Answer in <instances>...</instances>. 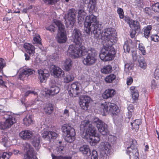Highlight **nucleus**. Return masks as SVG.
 I'll list each match as a JSON object with an SVG mask.
<instances>
[{
	"instance_id": "1",
	"label": "nucleus",
	"mask_w": 159,
	"mask_h": 159,
	"mask_svg": "<svg viewBox=\"0 0 159 159\" xmlns=\"http://www.w3.org/2000/svg\"><path fill=\"white\" fill-rule=\"evenodd\" d=\"M78 13V23L80 25L84 21L86 33L89 35L93 33L95 38L98 39L101 37L104 40L103 46L99 55L101 59L104 61L113 60L116 52L112 45L117 41L115 30L113 28H106L102 33V26L99 24L96 16L93 14L86 16L87 14L83 8L79 9Z\"/></svg>"
},
{
	"instance_id": "2",
	"label": "nucleus",
	"mask_w": 159,
	"mask_h": 159,
	"mask_svg": "<svg viewBox=\"0 0 159 159\" xmlns=\"http://www.w3.org/2000/svg\"><path fill=\"white\" fill-rule=\"evenodd\" d=\"M80 130L85 134L86 138H89L92 143H98L100 140L98 136H96V130L91 123L84 120L82 122L80 126Z\"/></svg>"
},
{
	"instance_id": "3",
	"label": "nucleus",
	"mask_w": 159,
	"mask_h": 159,
	"mask_svg": "<svg viewBox=\"0 0 159 159\" xmlns=\"http://www.w3.org/2000/svg\"><path fill=\"white\" fill-rule=\"evenodd\" d=\"M97 53L93 48H90L88 49L85 48L82 53V62L87 66H90L95 64L97 61Z\"/></svg>"
},
{
	"instance_id": "4",
	"label": "nucleus",
	"mask_w": 159,
	"mask_h": 159,
	"mask_svg": "<svg viewBox=\"0 0 159 159\" xmlns=\"http://www.w3.org/2000/svg\"><path fill=\"white\" fill-rule=\"evenodd\" d=\"M2 113H4L3 118L5 121H0V129L5 130L9 128L16 122V120L15 116L9 111H2Z\"/></svg>"
},
{
	"instance_id": "5",
	"label": "nucleus",
	"mask_w": 159,
	"mask_h": 159,
	"mask_svg": "<svg viewBox=\"0 0 159 159\" xmlns=\"http://www.w3.org/2000/svg\"><path fill=\"white\" fill-rule=\"evenodd\" d=\"M54 23L57 25L58 29L57 38V41L60 43H65L67 40V38L64 25L58 20H54Z\"/></svg>"
},
{
	"instance_id": "6",
	"label": "nucleus",
	"mask_w": 159,
	"mask_h": 159,
	"mask_svg": "<svg viewBox=\"0 0 159 159\" xmlns=\"http://www.w3.org/2000/svg\"><path fill=\"white\" fill-rule=\"evenodd\" d=\"M62 132L66 134L65 140L68 143H72L75 139V129L70 126L66 125L62 126Z\"/></svg>"
},
{
	"instance_id": "7",
	"label": "nucleus",
	"mask_w": 159,
	"mask_h": 159,
	"mask_svg": "<svg viewBox=\"0 0 159 159\" xmlns=\"http://www.w3.org/2000/svg\"><path fill=\"white\" fill-rule=\"evenodd\" d=\"M85 48V47L84 46H78L76 45L75 47L73 45H70L69 46L67 51V54L69 56L74 58H77L81 56H82V52Z\"/></svg>"
},
{
	"instance_id": "8",
	"label": "nucleus",
	"mask_w": 159,
	"mask_h": 159,
	"mask_svg": "<svg viewBox=\"0 0 159 159\" xmlns=\"http://www.w3.org/2000/svg\"><path fill=\"white\" fill-rule=\"evenodd\" d=\"M85 48V47L84 46H78L76 45L75 47L73 45H70L69 46L67 51V54L69 56L74 58H77L81 56H82V52Z\"/></svg>"
},
{
	"instance_id": "9",
	"label": "nucleus",
	"mask_w": 159,
	"mask_h": 159,
	"mask_svg": "<svg viewBox=\"0 0 159 159\" xmlns=\"http://www.w3.org/2000/svg\"><path fill=\"white\" fill-rule=\"evenodd\" d=\"M104 112H109L113 116L117 115L120 112L118 107L114 103L106 102L105 104L102 105Z\"/></svg>"
},
{
	"instance_id": "10",
	"label": "nucleus",
	"mask_w": 159,
	"mask_h": 159,
	"mask_svg": "<svg viewBox=\"0 0 159 159\" xmlns=\"http://www.w3.org/2000/svg\"><path fill=\"white\" fill-rule=\"evenodd\" d=\"M72 36L73 42L77 46H82L83 35L79 29H75L72 33Z\"/></svg>"
},
{
	"instance_id": "11",
	"label": "nucleus",
	"mask_w": 159,
	"mask_h": 159,
	"mask_svg": "<svg viewBox=\"0 0 159 159\" xmlns=\"http://www.w3.org/2000/svg\"><path fill=\"white\" fill-rule=\"evenodd\" d=\"M76 11L73 8L68 10L67 17L65 20V23L68 25L72 26L75 23L76 20Z\"/></svg>"
},
{
	"instance_id": "12",
	"label": "nucleus",
	"mask_w": 159,
	"mask_h": 159,
	"mask_svg": "<svg viewBox=\"0 0 159 159\" xmlns=\"http://www.w3.org/2000/svg\"><path fill=\"white\" fill-rule=\"evenodd\" d=\"M136 143L137 142L135 140H132L130 146L127 148L126 152L130 157H138L139 156Z\"/></svg>"
},
{
	"instance_id": "13",
	"label": "nucleus",
	"mask_w": 159,
	"mask_h": 159,
	"mask_svg": "<svg viewBox=\"0 0 159 159\" xmlns=\"http://www.w3.org/2000/svg\"><path fill=\"white\" fill-rule=\"evenodd\" d=\"M18 72V79L23 80L25 78L33 74L34 71L32 69L23 67L20 68Z\"/></svg>"
},
{
	"instance_id": "14",
	"label": "nucleus",
	"mask_w": 159,
	"mask_h": 159,
	"mask_svg": "<svg viewBox=\"0 0 159 159\" xmlns=\"http://www.w3.org/2000/svg\"><path fill=\"white\" fill-rule=\"evenodd\" d=\"M80 84L78 82H75L71 84L70 87V89L68 91L69 93L70 96L75 97L78 95Z\"/></svg>"
},
{
	"instance_id": "15",
	"label": "nucleus",
	"mask_w": 159,
	"mask_h": 159,
	"mask_svg": "<svg viewBox=\"0 0 159 159\" xmlns=\"http://www.w3.org/2000/svg\"><path fill=\"white\" fill-rule=\"evenodd\" d=\"M25 150L26 151V154L24 155L23 159H34L36 157L34 155L33 149L30 144H26Z\"/></svg>"
},
{
	"instance_id": "16",
	"label": "nucleus",
	"mask_w": 159,
	"mask_h": 159,
	"mask_svg": "<svg viewBox=\"0 0 159 159\" xmlns=\"http://www.w3.org/2000/svg\"><path fill=\"white\" fill-rule=\"evenodd\" d=\"M125 21L128 24L131 29L138 31L139 32L140 31V26L139 22L136 20H133L129 17L125 19Z\"/></svg>"
},
{
	"instance_id": "17",
	"label": "nucleus",
	"mask_w": 159,
	"mask_h": 159,
	"mask_svg": "<svg viewBox=\"0 0 159 159\" xmlns=\"http://www.w3.org/2000/svg\"><path fill=\"white\" fill-rule=\"evenodd\" d=\"M50 89L46 91V94L50 95H54L58 93L60 90L59 88L56 86L55 81H52L50 84Z\"/></svg>"
},
{
	"instance_id": "18",
	"label": "nucleus",
	"mask_w": 159,
	"mask_h": 159,
	"mask_svg": "<svg viewBox=\"0 0 159 159\" xmlns=\"http://www.w3.org/2000/svg\"><path fill=\"white\" fill-rule=\"evenodd\" d=\"M90 100V98L88 96H84L80 99L79 104L82 109L85 110L88 109Z\"/></svg>"
},
{
	"instance_id": "19",
	"label": "nucleus",
	"mask_w": 159,
	"mask_h": 159,
	"mask_svg": "<svg viewBox=\"0 0 159 159\" xmlns=\"http://www.w3.org/2000/svg\"><path fill=\"white\" fill-rule=\"evenodd\" d=\"M39 74V79L41 83L45 82L49 76L48 71L46 70H39L38 71Z\"/></svg>"
},
{
	"instance_id": "20",
	"label": "nucleus",
	"mask_w": 159,
	"mask_h": 159,
	"mask_svg": "<svg viewBox=\"0 0 159 159\" xmlns=\"http://www.w3.org/2000/svg\"><path fill=\"white\" fill-rule=\"evenodd\" d=\"M99 131L103 135H106L108 134L107 125L102 121L96 126Z\"/></svg>"
},
{
	"instance_id": "21",
	"label": "nucleus",
	"mask_w": 159,
	"mask_h": 159,
	"mask_svg": "<svg viewBox=\"0 0 159 159\" xmlns=\"http://www.w3.org/2000/svg\"><path fill=\"white\" fill-rule=\"evenodd\" d=\"M42 134V137L43 138L49 141H50L51 139H55L57 136L56 133L52 131H44Z\"/></svg>"
},
{
	"instance_id": "22",
	"label": "nucleus",
	"mask_w": 159,
	"mask_h": 159,
	"mask_svg": "<svg viewBox=\"0 0 159 159\" xmlns=\"http://www.w3.org/2000/svg\"><path fill=\"white\" fill-rule=\"evenodd\" d=\"M52 73L54 77L56 78L61 77L64 75V73L62 69L58 66H54L52 67Z\"/></svg>"
},
{
	"instance_id": "23",
	"label": "nucleus",
	"mask_w": 159,
	"mask_h": 159,
	"mask_svg": "<svg viewBox=\"0 0 159 159\" xmlns=\"http://www.w3.org/2000/svg\"><path fill=\"white\" fill-rule=\"evenodd\" d=\"M32 132L28 130L22 131L19 133V136L21 138L26 140L30 139L32 137Z\"/></svg>"
},
{
	"instance_id": "24",
	"label": "nucleus",
	"mask_w": 159,
	"mask_h": 159,
	"mask_svg": "<svg viewBox=\"0 0 159 159\" xmlns=\"http://www.w3.org/2000/svg\"><path fill=\"white\" fill-rule=\"evenodd\" d=\"M79 150L80 152L84 156H89L91 154L90 150L88 145H83L80 148Z\"/></svg>"
},
{
	"instance_id": "25",
	"label": "nucleus",
	"mask_w": 159,
	"mask_h": 159,
	"mask_svg": "<svg viewBox=\"0 0 159 159\" xmlns=\"http://www.w3.org/2000/svg\"><path fill=\"white\" fill-rule=\"evenodd\" d=\"M115 94V90L112 89H106L103 93L102 97L105 99L112 98Z\"/></svg>"
},
{
	"instance_id": "26",
	"label": "nucleus",
	"mask_w": 159,
	"mask_h": 159,
	"mask_svg": "<svg viewBox=\"0 0 159 159\" xmlns=\"http://www.w3.org/2000/svg\"><path fill=\"white\" fill-rule=\"evenodd\" d=\"M97 0H83L85 4L89 3L88 7L90 11H94Z\"/></svg>"
},
{
	"instance_id": "27",
	"label": "nucleus",
	"mask_w": 159,
	"mask_h": 159,
	"mask_svg": "<svg viewBox=\"0 0 159 159\" xmlns=\"http://www.w3.org/2000/svg\"><path fill=\"white\" fill-rule=\"evenodd\" d=\"M26 51L30 55H33L35 53V48L32 44L25 43L24 45Z\"/></svg>"
},
{
	"instance_id": "28",
	"label": "nucleus",
	"mask_w": 159,
	"mask_h": 159,
	"mask_svg": "<svg viewBox=\"0 0 159 159\" xmlns=\"http://www.w3.org/2000/svg\"><path fill=\"white\" fill-rule=\"evenodd\" d=\"M142 123V120L140 119L135 120L133 122H131V129L135 130V131H138L139 128V125Z\"/></svg>"
},
{
	"instance_id": "29",
	"label": "nucleus",
	"mask_w": 159,
	"mask_h": 159,
	"mask_svg": "<svg viewBox=\"0 0 159 159\" xmlns=\"http://www.w3.org/2000/svg\"><path fill=\"white\" fill-rule=\"evenodd\" d=\"M45 113L46 114H50L53 110V107L51 103H46L43 108Z\"/></svg>"
},
{
	"instance_id": "30",
	"label": "nucleus",
	"mask_w": 159,
	"mask_h": 159,
	"mask_svg": "<svg viewBox=\"0 0 159 159\" xmlns=\"http://www.w3.org/2000/svg\"><path fill=\"white\" fill-rule=\"evenodd\" d=\"M33 116L32 115H27L23 120V124L26 126H29L33 123Z\"/></svg>"
},
{
	"instance_id": "31",
	"label": "nucleus",
	"mask_w": 159,
	"mask_h": 159,
	"mask_svg": "<svg viewBox=\"0 0 159 159\" xmlns=\"http://www.w3.org/2000/svg\"><path fill=\"white\" fill-rule=\"evenodd\" d=\"M40 140V135H36L31 140L32 144L35 147H38L39 145Z\"/></svg>"
},
{
	"instance_id": "32",
	"label": "nucleus",
	"mask_w": 159,
	"mask_h": 159,
	"mask_svg": "<svg viewBox=\"0 0 159 159\" xmlns=\"http://www.w3.org/2000/svg\"><path fill=\"white\" fill-rule=\"evenodd\" d=\"M72 64V61L70 59H66L64 62V70L67 71H69L71 69Z\"/></svg>"
},
{
	"instance_id": "33",
	"label": "nucleus",
	"mask_w": 159,
	"mask_h": 159,
	"mask_svg": "<svg viewBox=\"0 0 159 159\" xmlns=\"http://www.w3.org/2000/svg\"><path fill=\"white\" fill-rule=\"evenodd\" d=\"M112 67L110 65H107L104 66L101 70L102 73L105 74L110 73L112 71Z\"/></svg>"
},
{
	"instance_id": "34",
	"label": "nucleus",
	"mask_w": 159,
	"mask_h": 159,
	"mask_svg": "<svg viewBox=\"0 0 159 159\" xmlns=\"http://www.w3.org/2000/svg\"><path fill=\"white\" fill-rule=\"evenodd\" d=\"M7 135L5 134V136L2 135V139L0 140V142L3 144V146L5 147L8 146V141L7 137Z\"/></svg>"
},
{
	"instance_id": "35",
	"label": "nucleus",
	"mask_w": 159,
	"mask_h": 159,
	"mask_svg": "<svg viewBox=\"0 0 159 159\" xmlns=\"http://www.w3.org/2000/svg\"><path fill=\"white\" fill-rule=\"evenodd\" d=\"M152 29V26L151 25L147 26L144 29V35L145 37L148 39L149 35L151 30Z\"/></svg>"
},
{
	"instance_id": "36",
	"label": "nucleus",
	"mask_w": 159,
	"mask_h": 159,
	"mask_svg": "<svg viewBox=\"0 0 159 159\" xmlns=\"http://www.w3.org/2000/svg\"><path fill=\"white\" fill-rule=\"evenodd\" d=\"M74 79L73 75L70 74L67 75L64 78V82L68 83L73 81Z\"/></svg>"
},
{
	"instance_id": "37",
	"label": "nucleus",
	"mask_w": 159,
	"mask_h": 159,
	"mask_svg": "<svg viewBox=\"0 0 159 159\" xmlns=\"http://www.w3.org/2000/svg\"><path fill=\"white\" fill-rule=\"evenodd\" d=\"M116 76L114 74H111L107 76L105 79V81L107 83H111L116 78Z\"/></svg>"
},
{
	"instance_id": "38",
	"label": "nucleus",
	"mask_w": 159,
	"mask_h": 159,
	"mask_svg": "<svg viewBox=\"0 0 159 159\" xmlns=\"http://www.w3.org/2000/svg\"><path fill=\"white\" fill-rule=\"evenodd\" d=\"M41 41V39L39 35H38L34 38L33 43L34 44H37L40 45H42V43Z\"/></svg>"
},
{
	"instance_id": "39",
	"label": "nucleus",
	"mask_w": 159,
	"mask_h": 159,
	"mask_svg": "<svg viewBox=\"0 0 159 159\" xmlns=\"http://www.w3.org/2000/svg\"><path fill=\"white\" fill-rule=\"evenodd\" d=\"M6 66L4 60L2 58H0V72H3V68Z\"/></svg>"
},
{
	"instance_id": "40",
	"label": "nucleus",
	"mask_w": 159,
	"mask_h": 159,
	"mask_svg": "<svg viewBox=\"0 0 159 159\" xmlns=\"http://www.w3.org/2000/svg\"><path fill=\"white\" fill-rule=\"evenodd\" d=\"M64 147L63 146H60L57 148L55 151L57 152V154L63 153Z\"/></svg>"
},
{
	"instance_id": "41",
	"label": "nucleus",
	"mask_w": 159,
	"mask_h": 159,
	"mask_svg": "<svg viewBox=\"0 0 159 159\" xmlns=\"http://www.w3.org/2000/svg\"><path fill=\"white\" fill-rule=\"evenodd\" d=\"M139 49L143 55H144L146 54L145 48L142 43L139 44Z\"/></svg>"
},
{
	"instance_id": "42",
	"label": "nucleus",
	"mask_w": 159,
	"mask_h": 159,
	"mask_svg": "<svg viewBox=\"0 0 159 159\" xmlns=\"http://www.w3.org/2000/svg\"><path fill=\"white\" fill-rule=\"evenodd\" d=\"M152 9L154 12H159V3H156L152 5Z\"/></svg>"
},
{
	"instance_id": "43",
	"label": "nucleus",
	"mask_w": 159,
	"mask_h": 159,
	"mask_svg": "<svg viewBox=\"0 0 159 159\" xmlns=\"http://www.w3.org/2000/svg\"><path fill=\"white\" fill-rule=\"evenodd\" d=\"M123 47L125 52L129 53L130 47L127 42L125 43Z\"/></svg>"
},
{
	"instance_id": "44",
	"label": "nucleus",
	"mask_w": 159,
	"mask_h": 159,
	"mask_svg": "<svg viewBox=\"0 0 159 159\" xmlns=\"http://www.w3.org/2000/svg\"><path fill=\"white\" fill-rule=\"evenodd\" d=\"M132 97L133 99L135 100L138 99L139 93L138 90H135V91L132 92Z\"/></svg>"
},
{
	"instance_id": "45",
	"label": "nucleus",
	"mask_w": 159,
	"mask_h": 159,
	"mask_svg": "<svg viewBox=\"0 0 159 159\" xmlns=\"http://www.w3.org/2000/svg\"><path fill=\"white\" fill-rule=\"evenodd\" d=\"M129 32L131 37L132 38H134L135 37L136 33L139 32L138 31H136L135 30L131 29L130 30Z\"/></svg>"
},
{
	"instance_id": "46",
	"label": "nucleus",
	"mask_w": 159,
	"mask_h": 159,
	"mask_svg": "<svg viewBox=\"0 0 159 159\" xmlns=\"http://www.w3.org/2000/svg\"><path fill=\"white\" fill-rule=\"evenodd\" d=\"M98 154L97 151L93 150L91 157V159H98Z\"/></svg>"
},
{
	"instance_id": "47",
	"label": "nucleus",
	"mask_w": 159,
	"mask_h": 159,
	"mask_svg": "<svg viewBox=\"0 0 159 159\" xmlns=\"http://www.w3.org/2000/svg\"><path fill=\"white\" fill-rule=\"evenodd\" d=\"M117 12L120 18L122 19L124 18V12L123 10L121 8H118Z\"/></svg>"
},
{
	"instance_id": "48",
	"label": "nucleus",
	"mask_w": 159,
	"mask_h": 159,
	"mask_svg": "<svg viewBox=\"0 0 159 159\" xmlns=\"http://www.w3.org/2000/svg\"><path fill=\"white\" fill-rule=\"evenodd\" d=\"M0 159H9V156H7V153L6 152L0 153Z\"/></svg>"
},
{
	"instance_id": "49",
	"label": "nucleus",
	"mask_w": 159,
	"mask_h": 159,
	"mask_svg": "<svg viewBox=\"0 0 159 159\" xmlns=\"http://www.w3.org/2000/svg\"><path fill=\"white\" fill-rule=\"evenodd\" d=\"M46 29L47 30H49L51 32H53L56 30V28L53 25H52L46 27Z\"/></svg>"
},
{
	"instance_id": "50",
	"label": "nucleus",
	"mask_w": 159,
	"mask_h": 159,
	"mask_svg": "<svg viewBox=\"0 0 159 159\" xmlns=\"http://www.w3.org/2000/svg\"><path fill=\"white\" fill-rule=\"evenodd\" d=\"M150 38L151 40L153 41L154 42L159 41V36L157 34L151 36Z\"/></svg>"
},
{
	"instance_id": "51",
	"label": "nucleus",
	"mask_w": 159,
	"mask_h": 159,
	"mask_svg": "<svg viewBox=\"0 0 159 159\" xmlns=\"http://www.w3.org/2000/svg\"><path fill=\"white\" fill-rule=\"evenodd\" d=\"M139 61L140 67L143 69H145L146 66V64L145 61L144 60L141 61V60H140Z\"/></svg>"
},
{
	"instance_id": "52",
	"label": "nucleus",
	"mask_w": 159,
	"mask_h": 159,
	"mask_svg": "<svg viewBox=\"0 0 159 159\" xmlns=\"http://www.w3.org/2000/svg\"><path fill=\"white\" fill-rule=\"evenodd\" d=\"M30 94H33L34 95H37V93L36 92L33 91L29 90L27 91L25 94V96L27 97Z\"/></svg>"
},
{
	"instance_id": "53",
	"label": "nucleus",
	"mask_w": 159,
	"mask_h": 159,
	"mask_svg": "<svg viewBox=\"0 0 159 159\" xmlns=\"http://www.w3.org/2000/svg\"><path fill=\"white\" fill-rule=\"evenodd\" d=\"M102 121V120L96 117H94L93 120V122L95 124L96 126L98 124H99V123H100Z\"/></svg>"
},
{
	"instance_id": "54",
	"label": "nucleus",
	"mask_w": 159,
	"mask_h": 159,
	"mask_svg": "<svg viewBox=\"0 0 159 159\" xmlns=\"http://www.w3.org/2000/svg\"><path fill=\"white\" fill-rule=\"evenodd\" d=\"M133 79L131 77H129L127 78L126 80V83L128 85H130L132 83Z\"/></svg>"
},
{
	"instance_id": "55",
	"label": "nucleus",
	"mask_w": 159,
	"mask_h": 159,
	"mask_svg": "<svg viewBox=\"0 0 159 159\" xmlns=\"http://www.w3.org/2000/svg\"><path fill=\"white\" fill-rule=\"evenodd\" d=\"M134 107L132 104L129 105L127 109L129 112H130V113H131L134 111Z\"/></svg>"
},
{
	"instance_id": "56",
	"label": "nucleus",
	"mask_w": 159,
	"mask_h": 159,
	"mask_svg": "<svg viewBox=\"0 0 159 159\" xmlns=\"http://www.w3.org/2000/svg\"><path fill=\"white\" fill-rule=\"evenodd\" d=\"M129 115L128 116L126 117L125 121L126 123H129L130 119L131 118L132 115L131 113H129V112L128 113Z\"/></svg>"
},
{
	"instance_id": "57",
	"label": "nucleus",
	"mask_w": 159,
	"mask_h": 159,
	"mask_svg": "<svg viewBox=\"0 0 159 159\" xmlns=\"http://www.w3.org/2000/svg\"><path fill=\"white\" fill-rule=\"evenodd\" d=\"M45 3L49 4H52L54 3L56 0H43Z\"/></svg>"
},
{
	"instance_id": "58",
	"label": "nucleus",
	"mask_w": 159,
	"mask_h": 159,
	"mask_svg": "<svg viewBox=\"0 0 159 159\" xmlns=\"http://www.w3.org/2000/svg\"><path fill=\"white\" fill-rule=\"evenodd\" d=\"M145 12L146 13L148 14V15H151V10L148 7H146L145 9Z\"/></svg>"
},
{
	"instance_id": "59",
	"label": "nucleus",
	"mask_w": 159,
	"mask_h": 159,
	"mask_svg": "<svg viewBox=\"0 0 159 159\" xmlns=\"http://www.w3.org/2000/svg\"><path fill=\"white\" fill-rule=\"evenodd\" d=\"M2 76H0V85L2 87H6V86L5 85V82L2 79Z\"/></svg>"
},
{
	"instance_id": "60",
	"label": "nucleus",
	"mask_w": 159,
	"mask_h": 159,
	"mask_svg": "<svg viewBox=\"0 0 159 159\" xmlns=\"http://www.w3.org/2000/svg\"><path fill=\"white\" fill-rule=\"evenodd\" d=\"M157 85L155 83V80H153L151 81V87L152 89H154L155 88Z\"/></svg>"
},
{
	"instance_id": "61",
	"label": "nucleus",
	"mask_w": 159,
	"mask_h": 159,
	"mask_svg": "<svg viewBox=\"0 0 159 159\" xmlns=\"http://www.w3.org/2000/svg\"><path fill=\"white\" fill-rule=\"evenodd\" d=\"M51 156L52 159H60L61 156H56L53 153L51 154Z\"/></svg>"
},
{
	"instance_id": "62",
	"label": "nucleus",
	"mask_w": 159,
	"mask_h": 159,
	"mask_svg": "<svg viewBox=\"0 0 159 159\" xmlns=\"http://www.w3.org/2000/svg\"><path fill=\"white\" fill-rule=\"evenodd\" d=\"M111 148V146L110 145H105L104 146V148L103 149L105 150L108 151L109 150H110V149Z\"/></svg>"
},
{
	"instance_id": "63",
	"label": "nucleus",
	"mask_w": 159,
	"mask_h": 159,
	"mask_svg": "<svg viewBox=\"0 0 159 159\" xmlns=\"http://www.w3.org/2000/svg\"><path fill=\"white\" fill-rule=\"evenodd\" d=\"M132 55L133 59H136L137 58V55L136 52L133 51L132 52Z\"/></svg>"
},
{
	"instance_id": "64",
	"label": "nucleus",
	"mask_w": 159,
	"mask_h": 159,
	"mask_svg": "<svg viewBox=\"0 0 159 159\" xmlns=\"http://www.w3.org/2000/svg\"><path fill=\"white\" fill-rule=\"evenodd\" d=\"M71 157L70 156H61V157L60 159H71Z\"/></svg>"
}]
</instances>
